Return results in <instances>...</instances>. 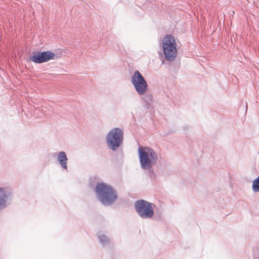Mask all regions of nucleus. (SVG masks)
<instances>
[{"label": "nucleus", "instance_id": "1", "mask_svg": "<svg viewBox=\"0 0 259 259\" xmlns=\"http://www.w3.org/2000/svg\"><path fill=\"white\" fill-rule=\"evenodd\" d=\"M138 155L142 169L151 170L157 163L158 154L152 148L148 146H139Z\"/></svg>", "mask_w": 259, "mask_h": 259}, {"label": "nucleus", "instance_id": "2", "mask_svg": "<svg viewBox=\"0 0 259 259\" xmlns=\"http://www.w3.org/2000/svg\"><path fill=\"white\" fill-rule=\"evenodd\" d=\"M96 192L99 200L105 205H111L117 199V194L115 190L110 185L104 183L97 184Z\"/></svg>", "mask_w": 259, "mask_h": 259}, {"label": "nucleus", "instance_id": "3", "mask_svg": "<svg viewBox=\"0 0 259 259\" xmlns=\"http://www.w3.org/2000/svg\"><path fill=\"white\" fill-rule=\"evenodd\" d=\"M123 139V131L119 127H114L110 130L106 137L108 147L113 151L117 150L120 147Z\"/></svg>", "mask_w": 259, "mask_h": 259}, {"label": "nucleus", "instance_id": "4", "mask_svg": "<svg viewBox=\"0 0 259 259\" xmlns=\"http://www.w3.org/2000/svg\"><path fill=\"white\" fill-rule=\"evenodd\" d=\"M162 47L166 60L173 61L177 54L174 37L171 35H166L162 40Z\"/></svg>", "mask_w": 259, "mask_h": 259}, {"label": "nucleus", "instance_id": "5", "mask_svg": "<svg viewBox=\"0 0 259 259\" xmlns=\"http://www.w3.org/2000/svg\"><path fill=\"white\" fill-rule=\"evenodd\" d=\"M153 204L146 200L140 199L135 201L134 206L138 215L142 219H148L154 215Z\"/></svg>", "mask_w": 259, "mask_h": 259}, {"label": "nucleus", "instance_id": "6", "mask_svg": "<svg viewBox=\"0 0 259 259\" xmlns=\"http://www.w3.org/2000/svg\"><path fill=\"white\" fill-rule=\"evenodd\" d=\"M131 82L139 95H144L148 89V83L143 76L136 70L132 76Z\"/></svg>", "mask_w": 259, "mask_h": 259}, {"label": "nucleus", "instance_id": "7", "mask_svg": "<svg viewBox=\"0 0 259 259\" xmlns=\"http://www.w3.org/2000/svg\"><path fill=\"white\" fill-rule=\"evenodd\" d=\"M55 57V54L50 51H36L33 53V55L30 57V60L35 63L40 64L54 59Z\"/></svg>", "mask_w": 259, "mask_h": 259}, {"label": "nucleus", "instance_id": "8", "mask_svg": "<svg viewBox=\"0 0 259 259\" xmlns=\"http://www.w3.org/2000/svg\"><path fill=\"white\" fill-rule=\"evenodd\" d=\"M12 191L8 186L0 187V211L9 205L12 199Z\"/></svg>", "mask_w": 259, "mask_h": 259}, {"label": "nucleus", "instance_id": "9", "mask_svg": "<svg viewBox=\"0 0 259 259\" xmlns=\"http://www.w3.org/2000/svg\"><path fill=\"white\" fill-rule=\"evenodd\" d=\"M57 161L63 169H67V162L68 158L66 153L64 151H61L57 154Z\"/></svg>", "mask_w": 259, "mask_h": 259}, {"label": "nucleus", "instance_id": "10", "mask_svg": "<svg viewBox=\"0 0 259 259\" xmlns=\"http://www.w3.org/2000/svg\"><path fill=\"white\" fill-rule=\"evenodd\" d=\"M252 189L254 192H259V176L252 181Z\"/></svg>", "mask_w": 259, "mask_h": 259}, {"label": "nucleus", "instance_id": "11", "mask_svg": "<svg viewBox=\"0 0 259 259\" xmlns=\"http://www.w3.org/2000/svg\"><path fill=\"white\" fill-rule=\"evenodd\" d=\"M99 239L103 245H105L108 244L109 243V239L104 234H98Z\"/></svg>", "mask_w": 259, "mask_h": 259}, {"label": "nucleus", "instance_id": "12", "mask_svg": "<svg viewBox=\"0 0 259 259\" xmlns=\"http://www.w3.org/2000/svg\"><path fill=\"white\" fill-rule=\"evenodd\" d=\"M147 98L148 99H146V98L144 99V101L146 102H148L149 101H151L152 99V97L151 96V95H149L148 96H147Z\"/></svg>", "mask_w": 259, "mask_h": 259}, {"label": "nucleus", "instance_id": "13", "mask_svg": "<svg viewBox=\"0 0 259 259\" xmlns=\"http://www.w3.org/2000/svg\"><path fill=\"white\" fill-rule=\"evenodd\" d=\"M247 103H246V110H247Z\"/></svg>", "mask_w": 259, "mask_h": 259}]
</instances>
